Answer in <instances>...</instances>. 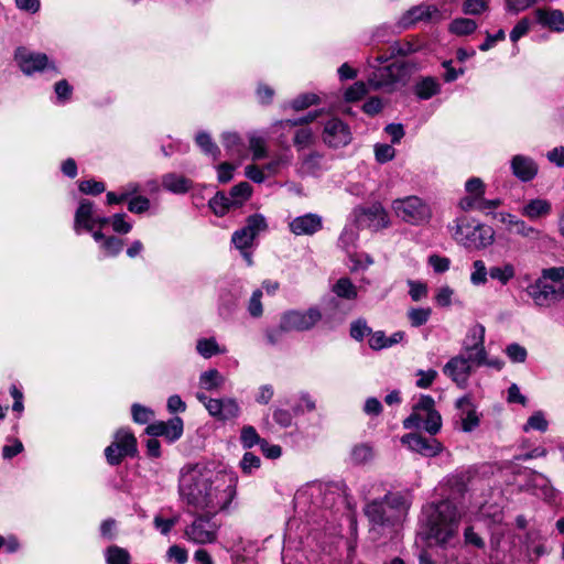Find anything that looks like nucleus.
<instances>
[{
    "instance_id": "f257e3e1",
    "label": "nucleus",
    "mask_w": 564,
    "mask_h": 564,
    "mask_svg": "<svg viewBox=\"0 0 564 564\" xmlns=\"http://www.w3.org/2000/svg\"><path fill=\"white\" fill-rule=\"evenodd\" d=\"M238 477L209 464L186 465L180 471L178 494L193 512L217 514L236 497Z\"/></svg>"
},
{
    "instance_id": "f03ea898",
    "label": "nucleus",
    "mask_w": 564,
    "mask_h": 564,
    "mask_svg": "<svg viewBox=\"0 0 564 564\" xmlns=\"http://www.w3.org/2000/svg\"><path fill=\"white\" fill-rule=\"evenodd\" d=\"M410 505L409 499L400 492H389L383 499L368 502L364 512L370 523V532L378 538L400 525Z\"/></svg>"
},
{
    "instance_id": "7ed1b4c3",
    "label": "nucleus",
    "mask_w": 564,
    "mask_h": 564,
    "mask_svg": "<svg viewBox=\"0 0 564 564\" xmlns=\"http://www.w3.org/2000/svg\"><path fill=\"white\" fill-rule=\"evenodd\" d=\"M429 534L438 544L449 543L457 534L460 514L453 502L443 500L423 509Z\"/></svg>"
},
{
    "instance_id": "20e7f679",
    "label": "nucleus",
    "mask_w": 564,
    "mask_h": 564,
    "mask_svg": "<svg viewBox=\"0 0 564 564\" xmlns=\"http://www.w3.org/2000/svg\"><path fill=\"white\" fill-rule=\"evenodd\" d=\"M452 235L456 242L474 250L487 249L495 242L496 236L492 227L465 216L454 220Z\"/></svg>"
},
{
    "instance_id": "39448f33",
    "label": "nucleus",
    "mask_w": 564,
    "mask_h": 564,
    "mask_svg": "<svg viewBox=\"0 0 564 564\" xmlns=\"http://www.w3.org/2000/svg\"><path fill=\"white\" fill-rule=\"evenodd\" d=\"M411 74L410 64L394 62L383 67H376L368 77V84L373 90L393 93L409 83Z\"/></svg>"
},
{
    "instance_id": "423d86ee",
    "label": "nucleus",
    "mask_w": 564,
    "mask_h": 564,
    "mask_svg": "<svg viewBox=\"0 0 564 564\" xmlns=\"http://www.w3.org/2000/svg\"><path fill=\"white\" fill-rule=\"evenodd\" d=\"M434 405L432 397L421 395L413 405L412 413L403 421V427L410 430L423 426L431 435L438 433L442 427V417Z\"/></svg>"
},
{
    "instance_id": "0eeeda50",
    "label": "nucleus",
    "mask_w": 564,
    "mask_h": 564,
    "mask_svg": "<svg viewBox=\"0 0 564 564\" xmlns=\"http://www.w3.org/2000/svg\"><path fill=\"white\" fill-rule=\"evenodd\" d=\"M486 185L478 177H471L465 183V196L458 202V207L464 212H480L487 216L501 206L500 198H485Z\"/></svg>"
},
{
    "instance_id": "6e6552de",
    "label": "nucleus",
    "mask_w": 564,
    "mask_h": 564,
    "mask_svg": "<svg viewBox=\"0 0 564 564\" xmlns=\"http://www.w3.org/2000/svg\"><path fill=\"white\" fill-rule=\"evenodd\" d=\"M391 207L397 217L415 226L427 223L432 216L430 206L417 196L394 199Z\"/></svg>"
},
{
    "instance_id": "1a4fd4ad",
    "label": "nucleus",
    "mask_w": 564,
    "mask_h": 564,
    "mask_svg": "<svg viewBox=\"0 0 564 564\" xmlns=\"http://www.w3.org/2000/svg\"><path fill=\"white\" fill-rule=\"evenodd\" d=\"M216 514L200 512L184 530V536L194 544H212L218 539L219 524L214 520Z\"/></svg>"
},
{
    "instance_id": "9d476101",
    "label": "nucleus",
    "mask_w": 564,
    "mask_h": 564,
    "mask_svg": "<svg viewBox=\"0 0 564 564\" xmlns=\"http://www.w3.org/2000/svg\"><path fill=\"white\" fill-rule=\"evenodd\" d=\"M354 215L359 228L379 231L390 226L389 214L380 203L357 207L354 210Z\"/></svg>"
},
{
    "instance_id": "9b49d317",
    "label": "nucleus",
    "mask_w": 564,
    "mask_h": 564,
    "mask_svg": "<svg viewBox=\"0 0 564 564\" xmlns=\"http://www.w3.org/2000/svg\"><path fill=\"white\" fill-rule=\"evenodd\" d=\"M322 319V313L317 307L307 311H288L281 316V329L284 332H305L313 328Z\"/></svg>"
},
{
    "instance_id": "f8f14e48",
    "label": "nucleus",
    "mask_w": 564,
    "mask_h": 564,
    "mask_svg": "<svg viewBox=\"0 0 564 564\" xmlns=\"http://www.w3.org/2000/svg\"><path fill=\"white\" fill-rule=\"evenodd\" d=\"M485 326L481 324L473 325L464 339L463 350L469 356L471 362L475 366H481L486 362V350H485Z\"/></svg>"
},
{
    "instance_id": "ddd939ff",
    "label": "nucleus",
    "mask_w": 564,
    "mask_h": 564,
    "mask_svg": "<svg viewBox=\"0 0 564 564\" xmlns=\"http://www.w3.org/2000/svg\"><path fill=\"white\" fill-rule=\"evenodd\" d=\"M15 61L21 70L26 75H32L44 69H51L54 73H57L55 65L48 61L46 54L34 53L24 47H19L17 50Z\"/></svg>"
},
{
    "instance_id": "4468645a",
    "label": "nucleus",
    "mask_w": 564,
    "mask_h": 564,
    "mask_svg": "<svg viewBox=\"0 0 564 564\" xmlns=\"http://www.w3.org/2000/svg\"><path fill=\"white\" fill-rule=\"evenodd\" d=\"M444 18L434 4L421 3L409 9L400 19L399 24L403 29H408L416 22H440Z\"/></svg>"
},
{
    "instance_id": "2eb2a0df",
    "label": "nucleus",
    "mask_w": 564,
    "mask_h": 564,
    "mask_svg": "<svg viewBox=\"0 0 564 564\" xmlns=\"http://www.w3.org/2000/svg\"><path fill=\"white\" fill-rule=\"evenodd\" d=\"M323 140L330 148H341L350 143L351 132L345 122L333 118L325 123Z\"/></svg>"
},
{
    "instance_id": "dca6fc26",
    "label": "nucleus",
    "mask_w": 564,
    "mask_h": 564,
    "mask_svg": "<svg viewBox=\"0 0 564 564\" xmlns=\"http://www.w3.org/2000/svg\"><path fill=\"white\" fill-rule=\"evenodd\" d=\"M145 432L154 437L162 436L172 443L177 441L183 434V420L180 416H174L167 422L158 421L149 424Z\"/></svg>"
},
{
    "instance_id": "f3484780",
    "label": "nucleus",
    "mask_w": 564,
    "mask_h": 564,
    "mask_svg": "<svg viewBox=\"0 0 564 564\" xmlns=\"http://www.w3.org/2000/svg\"><path fill=\"white\" fill-rule=\"evenodd\" d=\"M473 365L469 356H456L446 362L443 372L459 387H464L468 381Z\"/></svg>"
},
{
    "instance_id": "a211bd4d",
    "label": "nucleus",
    "mask_w": 564,
    "mask_h": 564,
    "mask_svg": "<svg viewBox=\"0 0 564 564\" xmlns=\"http://www.w3.org/2000/svg\"><path fill=\"white\" fill-rule=\"evenodd\" d=\"M401 442L408 445L411 451L427 457L436 456L443 449L442 444L436 438H426L415 433L403 435Z\"/></svg>"
},
{
    "instance_id": "6ab92c4d",
    "label": "nucleus",
    "mask_w": 564,
    "mask_h": 564,
    "mask_svg": "<svg viewBox=\"0 0 564 564\" xmlns=\"http://www.w3.org/2000/svg\"><path fill=\"white\" fill-rule=\"evenodd\" d=\"M535 22L555 33L564 32V12L553 8H538L533 11Z\"/></svg>"
},
{
    "instance_id": "aec40b11",
    "label": "nucleus",
    "mask_w": 564,
    "mask_h": 564,
    "mask_svg": "<svg viewBox=\"0 0 564 564\" xmlns=\"http://www.w3.org/2000/svg\"><path fill=\"white\" fill-rule=\"evenodd\" d=\"M323 226V219L319 215L308 213L303 216L295 217L289 224L291 232L296 236H311L319 231Z\"/></svg>"
},
{
    "instance_id": "412c9836",
    "label": "nucleus",
    "mask_w": 564,
    "mask_h": 564,
    "mask_svg": "<svg viewBox=\"0 0 564 564\" xmlns=\"http://www.w3.org/2000/svg\"><path fill=\"white\" fill-rule=\"evenodd\" d=\"M527 293L538 306H550L557 302L555 291L552 290V288L549 286V282L542 278H539L534 283L528 285Z\"/></svg>"
},
{
    "instance_id": "4be33fe9",
    "label": "nucleus",
    "mask_w": 564,
    "mask_h": 564,
    "mask_svg": "<svg viewBox=\"0 0 564 564\" xmlns=\"http://www.w3.org/2000/svg\"><path fill=\"white\" fill-rule=\"evenodd\" d=\"M511 170L520 181L530 182L536 176L539 166L532 158L518 154L511 160Z\"/></svg>"
},
{
    "instance_id": "5701e85b",
    "label": "nucleus",
    "mask_w": 564,
    "mask_h": 564,
    "mask_svg": "<svg viewBox=\"0 0 564 564\" xmlns=\"http://www.w3.org/2000/svg\"><path fill=\"white\" fill-rule=\"evenodd\" d=\"M205 408L212 416L220 420L234 419L239 413V406L232 399H210Z\"/></svg>"
},
{
    "instance_id": "b1692460",
    "label": "nucleus",
    "mask_w": 564,
    "mask_h": 564,
    "mask_svg": "<svg viewBox=\"0 0 564 564\" xmlns=\"http://www.w3.org/2000/svg\"><path fill=\"white\" fill-rule=\"evenodd\" d=\"M95 219L96 214L94 204L88 199H82L75 213V231L77 234L80 232V229H85L86 231H93L95 227Z\"/></svg>"
},
{
    "instance_id": "393cba45",
    "label": "nucleus",
    "mask_w": 564,
    "mask_h": 564,
    "mask_svg": "<svg viewBox=\"0 0 564 564\" xmlns=\"http://www.w3.org/2000/svg\"><path fill=\"white\" fill-rule=\"evenodd\" d=\"M522 216L535 220L551 213V203L543 198L531 199L520 209Z\"/></svg>"
},
{
    "instance_id": "a878e982",
    "label": "nucleus",
    "mask_w": 564,
    "mask_h": 564,
    "mask_svg": "<svg viewBox=\"0 0 564 564\" xmlns=\"http://www.w3.org/2000/svg\"><path fill=\"white\" fill-rule=\"evenodd\" d=\"M456 405L458 409H462L464 412L460 416L462 421V430L464 432H470L479 424L478 415L476 411L470 408L469 398L463 397L457 400Z\"/></svg>"
},
{
    "instance_id": "bb28decb",
    "label": "nucleus",
    "mask_w": 564,
    "mask_h": 564,
    "mask_svg": "<svg viewBox=\"0 0 564 564\" xmlns=\"http://www.w3.org/2000/svg\"><path fill=\"white\" fill-rule=\"evenodd\" d=\"M162 186L174 194H184L191 189L192 181L176 173H167L162 177Z\"/></svg>"
},
{
    "instance_id": "cd10ccee",
    "label": "nucleus",
    "mask_w": 564,
    "mask_h": 564,
    "mask_svg": "<svg viewBox=\"0 0 564 564\" xmlns=\"http://www.w3.org/2000/svg\"><path fill=\"white\" fill-rule=\"evenodd\" d=\"M113 443H116L127 456L132 457L137 453V438L129 430H118L115 434Z\"/></svg>"
},
{
    "instance_id": "c85d7f7f",
    "label": "nucleus",
    "mask_w": 564,
    "mask_h": 564,
    "mask_svg": "<svg viewBox=\"0 0 564 564\" xmlns=\"http://www.w3.org/2000/svg\"><path fill=\"white\" fill-rule=\"evenodd\" d=\"M489 276L501 285H507L516 276V267L511 262H503L489 268Z\"/></svg>"
},
{
    "instance_id": "c756f323",
    "label": "nucleus",
    "mask_w": 564,
    "mask_h": 564,
    "mask_svg": "<svg viewBox=\"0 0 564 564\" xmlns=\"http://www.w3.org/2000/svg\"><path fill=\"white\" fill-rule=\"evenodd\" d=\"M478 28L475 20L470 18H456L448 24V32L456 36H467L473 34Z\"/></svg>"
},
{
    "instance_id": "7c9ffc66",
    "label": "nucleus",
    "mask_w": 564,
    "mask_h": 564,
    "mask_svg": "<svg viewBox=\"0 0 564 564\" xmlns=\"http://www.w3.org/2000/svg\"><path fill=\"white\" fill-rule=\"evenodd\" d=\"M223 145L232 158H241L245 153V144L235 132H225L221 135Z\"/></svg>"
},
{
    "instance_id": "2f4dec72",
    "label": "nucleus",
    "mask_w": 564,
    "mask_h": 564,
    "mask_svg": "<svg viewBox=\"0 0 564 564\" xmlns=\"http://www.w3.org/2000/svg\"><path fill=\"white\" fill-rule=\"evenodd\" d=\"M440 84L436 79L426 77L415 85L414 91L420 99H430L440 93Z\"/></svg>"
},
{
    "instance_id": "473e14b6",
    "label": "nucleus",
    "mask_w": 564,
    "mask_h": 564,
    "mask_svg": "<svg viewBox=\"0 0 564 564\" xmlns=\"http://www.w3.org/2000/svg\"><path fill=\"white\" fill-rule=\"evenodd\" d=\"M225 382L223 375L216 369L204 371L199 376V386L202 389L212 391L220 388Z\"/></svg>"
},
{
    "instance_id": "72a5a7b5",
    "label": "nucleus",
    "mask_w": 564,
    "mask_h": 564,
    "mask_svg": "<svg viewBox=\"0 0 564 564\" xmlns=\"http://www.w3.org/2000/svg\"><path fill=\"white\" fill-rule=\"evenodd\" d=\"M209 207L217 216H224L231 207H238L235 200L226 194L218 192L210 200Z\"/></svg>"
},
{
    "instance_id": "f704fd0d",
    "label": "nucleus",
    "mask_w": 564,
    "mask_h": 564,
    "mask_svg": "<svg viewBox=\"0 0 564 564\" xmlns=\"http://www.w3.org/2000/svg\"><path fill=\"white\" fill-rule=\"evenodd\" d=\"M107 564H131L129 552L118 545H110L105 551Z\"/></svg>"
},
{
    "instance_id": "c9c22d12",
    "label": "nucleus",
    "mask_w": 564,
    "mask_h": 564,
    "mask_svg": "<svg viewBox=\"0 0 564 564\" xmlns=\"http://www.w3.org/2000/svg\"><path fill=\"white\" fill-rule=\"evenodd\" d=\"M333 292L346 300H354L357 297V288L348 278H340L333 286Z\"/></svg>"
},
{
    "instance_id": "e433bc0d",
    "label": "nucleus",
    "mask_w": 564,
    "mask_h": 564,
    "mask_svg": "<svg viewBox=\"0 0 564 564\" xmlns=\"http://www.w3.org/2000/svg\"><path fill=\"white\" fill-rule=\"evenodd\" d=\"M300 160V173L302 174H314L321 169L322 154L318 152L305 154Z\"/></svg>"
},
{
    "instance_id": "4c0bfd02",
    "label": "nucleus",
    "mask_w": 564,
    "mask_h": 564,
    "mask_svg": "<svg viewBox=\"0 0 564 564\" xmlns=\"http://www.w3.org/2000/svg\"><path fill=\"white\" fill-rule=\"evenodd\" d=\"M373 456V448L369 444L365 443L354 446L350 453L351 462L357 465L370 462Z\"/></svg>"
},
{
    "instance_id": "58836bf2",
    "label": "nucleus",
    "mask_w": 564,
    "mask_h": 564,
    "mask_svg": "<svg viewBox=\"0 0 564 564\" xmlns=\"http://www.w3.org/2000/svg\"><path fill=\"white\" fill-rule=\"evenodd\" d=\"M196 143L202 151L212 156L213 160H218L220 150L215 142H213L210 135L206 132H199L196 135Z\"/></svg>"
},
{
    "instance_id": "ea45409f",
    "label": "nucleus",
    "mask_w": 564,
    "mask_h": 564,
    "mask_svg": "<svg viewBox=\"0 0 564 564\" xmlns=\"http://www.w3.org/2000/svg\"><path fill=\"white\" fill-rule=\"evenodd\" d=\"M490 0H464L462 11L466 15H480L489 10Z\"/></svg>"
},
{
    "instance_id": "a19ab883",
    "label": "nucleus",
    "mask_w": 564,
    "mask_h": 564,
    "mask_svg": "<svg viewBox=\"0 0 564 564\" xmlns=\"http://www.w3.org/2000/svg\"><path fill=\"white\" fill-rule=\"evenodd\" d=\"M489 269H487L482 260H475L473 262V270L470 273V282L473 285H484L488 281Z\"/></svg>"
},
{
    "instance_id": "79ce46f5",
    "label": "nucleus",
    "mask_w": 564,
    "mask_h": 564,
    "mask_svg": "<svg viewBox=\"0 0 564 564\" xmlns=\"http://www.w3.org/2000/svg\"><path fill=\"white\" fill-rule=\"evenodd\" d=\"M419 50V46L410 41H395L388 47L390 57L406 56Z\"/></svg>"
},
{
    "instance_id": "37998d69",
    "label": "nucleus",
    "mask_w": 564,
    "mask_h": 564,
    "mask_svg": "<svg viewBox=\"0 0 564 564\" xmlns=\"http://www.w3.org/2000/svg\"><path fill=\"white\" fill-rule=\"evenodd\" d=\"M510 234L518 235L522 238H527L530 240H538L541 237L540 230L528 225L524 220L520 218L518 219V221H516V225Z\"/></svg>"
},
{
    "instance_id": "c03bdc74",
    "label": "nucleus",
    "mask_w": 564,
    "mask_h": 564,
    "mask_svg": "<svg viewBox=\"0 0 564 564\" xmlns=\"http://www.w3.org/2000/svg\"><path fill=\"white\" fill-rule=\"evenodd\" d=\"M197 352L204 358H210L214 355L224 352L223 349L219 348L218 344L214 338H202L197 341L196 345Z\"/></svg>"
},
{
    "instance_id": "a18cd8bd",
    "label": "nucleus",
    "mask_w": 564,
    "mask_h": 564,
    "mask_svg": "<svg viewBox=\"0 0 564 564\" xmlns=\"http://www.w3.org/2000/svg\"><path fill=\"white\" fill-rule=\"evenodd\" d=\"M249 148L253 154V160H260L267 155V141L256 132L249 135Z\"/></svg>"
},
{
    "instance_id": "49530a36",
    "label": "nucleus",
    "mask_w": 564,
    "mask_h": 564,
    "mask_svg": "<svg viewBox=\"0 0 564 564\" xmlns=\"http://www.w3.org/2000/svg\"><path fill=\"white\" fill-rule=\"evenodd\" d=\"M549 427V422L544 416L542 411L534 412L523 425V431L529 432L530 430H535L539 432H545Z\"/></svg>"
},
{
    "instance_id": "de8ad7c7",
    "label": "nucleus",
    "mask_w": 564,
    "mask_h": 564,
    "mask_svg": "<svg viewBox=\"0 0 564 564\" xmlns=\"http://www.w3.org/2000/svg\"><path fill=\"white\" fill-rule=\"evenodd\" d=\"M317 116H318V112L315 111V112H310L306 117H303V118H300L296 120H281V121L275 122L272 126V129H273V132L276 133V132H279V130H286V129H291V128L300 126V124H305V123L312 122L317 118Z\"/></svg>"
},
{
    "instance_id": "09e8293b",
    "label": "nucleus",
    "mask_w": 564,
    "mask_h": 564,
    "mask_svg": "<svg viewBox=\"0 0 564 564\" xmlns=\"http://www.w3.org/2000/svg\"><path fill=\"white\" fill-rule=\"evenodd\" d=\"M431 314L430 307H414L408 312V317L413 327H420L429 321Z\"/></svg>"
},
{
    "instance_id": "8fccbe9b",
    "label": "nucleus",
    "mask_w": 564,
    "mask_h": 564,
    "mask_svg": "<svg viewBox=\"0 0 564 564\" xmlns=\"http://www.w3.org/2000/svg\"><path fill=\"white\" fill-rule=\"evenodd\" d=\"M267 220L260 214H253L247 218L246 221V230H248L252 236L257 237L260 232L267 229Z\"/></svg>"
},
{
    "instance_id": "3c124183",
    "label": "nucleus",
    "mask_w": 564,
    "mask_h": 564,
    "mask_svg": "<svg viewBox=\"0 0 564 564\" xmlns=\"http://www.w3.org/2000/svg\"><path fill=\"white\" fill-rule=\"evenodd\" d=\"M254 236H252L245 227L236 230L231 237V241L239 250H245L251 247Z\"/></svg>"
},
{
    "instance_id": "603ef678",
    "label": "nucleus",
    "mask_w": 564,
    "mask_h": 564,
    "mask_svg": "<svg viewBox=\"0 0 564 564\" xmlns=\"http://www.w3.org/2000/svg\"><path fill=\"white\" fill-rule=\"evenodd\" d=\"M251 186L247 182H241L235 185L229 193L231 199L235 200L236 205L240 206L251 195Z\"/></svg>"
},
{
    "instance_id": "864d4df0",
    "label": "nucleus",
    "mask_w": 564,
    "mask_h": 564,
    "mask_svg": "<svg viewBox=\"0 0 564 564\" xmlns=\"http://www.w3.org/2000/svg\"><path fill=\"white\" fill-rule=\"evenodd\" d=\"M314 135L311 128H301L294 134V145L299 151L305 149L313 143Z\"/></svg>"
},
{
    "instance_id": "5fc2aeb1",
    "label": "nucleus",
    "mask_w": 564,
    "mask_h": 564,
    "mask_svg": "<svg viewBox=\"0 0 564 564\" xmlns=\"http://www.w3.org/2000/svg\"><path fill=\"white\" fill-rule=\"evenodd\" d=\"M367 93V85L364 82H356L345 91V99L347 101H358L364 98Z\"/></svg>"
},
{
    "instance_id": "6e6d98bb",
    "label": "nucleus",
    "mask_w": 564,
    "mask_h": 564,
    "mask_svg": "<svg viewBox=\"0 0 564 564\" xmlns=\"http://www.w3.org/2000/svg\"><path fill=\"white\" fill-rule=\"evenodd\" d=\"M240 440H241L243 447H246V448H251L256 444L260 445L261 442L263 441L260 438L256 429L252 426H245L241 430Z\"/></svg>"
},
{
    "instance_id": "4d7b16f0",
    "label": "nucleus",
    "mask_w": 564,
    "mask_h": 564,
    "mask_svg": "<svg viewBox=\"0 0 564 564\" xmlns=\"http://www.w3.org/2000/svg\"><path fill=\"white\" fill-rule=\"evenodd\" d=\"M318 102V97L315 94L306 93L302 94L295 99L292 100L291 107L294 110H303L308 108L310 106L316 105Z\"/></svg>"
},
{
    "instance_id": "13d9d810",
    "label": "nucleus",
    "mask_w": 564,
    "mask_h": 564,
    "mask_svg": "<svg viewBox=\"0 0 564 564\" xmlns=\"http://www.w3.org/2000/svg\"><path fill=\"white\" fill-rule=\"evenodd\" d=\"M123 247V241L117 237H108L101 243V248L104 249L106 256L115 257L120 253Z\"/></svg>"
},
{
    "instance_id": "bf43d9fd",
    "label": "nucleus",
    "mask_w": 564,
    "mask_h": 564,
    "mask_svg": "<svg viewBox=\"0 0 564 564\" xmlns=\"http://www.w3.org/2000/svg\"><path fill=\"white\" fill-rule=\"evenodd\" d=\"M371 328L367 325L366 321L357 319L351 323L350 336L356 340H362L365 337L370 336Z\"/></svg>"
},
{
    "instance_id": "052dcab7",
    "label": "nucleus",
    "mask_w": 564,
    "mask_h": 564,
    "mask_svg": "<svg viewBox=\"0 0 564 564\" xmlns=\"http://www.w3.org/2000/svg\"><path fill=\"white\" fill-rule=\"evenodd\" d=\"M153 411L149 408L142 406L138 403L132 405V417L135 423L145 424L153 417Z\"/></svg>"
},
{
    "instance_id": "680f3d73",
    "label": "nucleus",
    "mask_w": 564,
    "mask_h": 564,
    "mask_svg": "<svg viewBox=\"0 0 564 564\" xmlns=\"http://www.w3.org/2000/svg\"><path fill=\"white\" fill-rule=\"evenodd\" d=\"M105 456L108 464L116 466L119 465L127 455L123 454L120 447L112 442L109 446L106 447Z\"/></svg>"
},
{
    "instance_id": "e2e57ef3",
    "label": "nucleus",
    "mask_w": 564,
    "mask_h": 564,
    "mask_svg": "<svg viewBox=\"0 0 564 564\" xmlns=\"http://www.w3.org/2000/svg\"><path fill=\"white\" fill-rule=\"evenodd\" d=\"M375 155H376V160L379 163H387L394 158L395 150L390 144H386V143L377 144L375 147Z\"/></svg>"
},
{
    "instance_id": "0e129e2a",
    "label": "nucleus",
    "mask_w": 564,
    "mask_h": 564,
    "mask_svg": "<svg viewBox=\"0 0 564 564\" xmlns=\"http://www.w3.org/2000/svg\"><path fill=\"white\" fill-rule=\"evenodd\" d=\"M178 520V516H174L170 519H163L161 516H155L153 523L155 529H158L163 535H167Z\"/></svg>"
},
{
    "instance_id": "69168bd1",
    "label": "nucleus",
    "mask_w": 564,
    "mask_h": 564,
    "mask_svg": "<svg viewBox=\"0 0 564 564\" xmlns=\"http://www.w3.org/2000/svg\"><path fill=\"white\" fill-rule=\"evenodd\" d=\"M262 291L256 290L249 301L248 312L252 317H260L263 313V307L261 303Z\"/></svg>"
},
{
    "instance_id": "338daca9",
    "label": "nucleus",
    "mask_w": 564,
    "mask_h": 564,
    "mask_svg": "<svg viewBox=\"0 0 564 564\" xmlns=\"http://www.w3.org/2000/svg\"><path fill=\"white\" fill-rule=\"evenodd\" d=\"M416 376L419 377V379L416 380V383H415L416 387L421 388V389H427L429 387L432 386V383L436 379L437 371L434 369H429L426 371L417 370Z\"/></svg>"
},
{
    "instance_id": "774afa93",
    "label": "nucleus",
    "mask_w": 564,
    "mask_h": 564,
    "mask_svg": "<svg viewBox=\"0 0 564 564\" xmlns=\"http://www.w3.org/2000/svg\"><path fill=\"white\" fill-rule=\"evenodd\" d=\"M531 28V21L528 18H522L510 32V40L516 43L523 35H525Z\"/></svg>"
}]
</instances>
